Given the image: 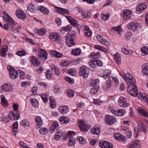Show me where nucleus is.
<instances>
[{"label":"nucleus","instance_id":"obj_32","mask_svg":"<svg viewBox=\"0 0 148 148\" xmlns=\"http://www.w3.org/2000/svg\"><path fill=\"white\" fill-rule=\"evenodd\" d=\"M81 53V49L78 48L72 49L71 52V54L75 56L80 55Z\"/></svg>","mask_w":148,"mask_h":148},{"label":"nucleus","instance_id":"obj_5","mask_svg":"<svg viewBox=\"0 0 148 148\" xmlns=\"http://www.w3.org/2000/svg\"><path fill=\"white\" fill-rule=\"evenodd\" d=\"M105 122L108 125H112L116 123V119L115 117L110 115H107L105 117Z\"/></svg>","mask_w":148,"mask_h":148},{"label":"nucleus","instance_id":"obj_14","mask_svg":"<svg viewBox=\"0 0 148 148\" xmlns=\"http://www.w3.org/2000/svg\"><path fill=\"white\" fill-rule=\"evenodd\" d=\"M49 37L50 39L54 41H59L61 40V38L60 35L56 33H51Z\"/></svg>","mask_w":148,"mask_h":148},{"label":"nucleus","instance_id":"obj_41","mask_svg":"<svg viewBox=\"0 0 148 148\" xmlns=\"http://www.w3.org/2000/svg\"><path fill=\"white\" fill-rule=\"evenodd\" d=\"M58 126L59 124L56 121H54L52 125L50 128V130L51 133H53L56 128L58 127Z\"/></svg>","mask_w":148,"mask_h":148},{"label":"nucleus","instance_id":"obj_43","mask_svg":"<svg viewBox=\"0 0 148 148\" xmlns=\"http://www.w3.org/2000/svg\"><path fill=\"white\" fill-rule=\"evenodd\" d=\"M142 67L143 73L146 75H148V66L145 64L143 65Z\"/></svg>","mask_w":148,"mask_h":148},{"label":"nucleus","instance_id":"obj_19","mask_svg":"<svg viewBox=\"0 0 148 148\" xmlns=\"http://www.w3.org/2000/svg\"><path fill=\"white\" fill-rule=\"evenodd\" d=\"M98 41L100 43L105 45L108 46L109 45V42L104 39L100 35H98L97 36Z\"/></svg>","mask_w":148,"mask_h":148},{"label":"nucleus","instance_id":"obj_3","mask_svg":"<svg viewBox=\"0 0 148 148\" xmlns=\"http://www.w3.org/2000/svg\"><path fill=\"white\" fill-rule=\"evenodd\" d=\"M3 14V19L11 26H14L15 24L14 20L5 11H4Z\"/></svg>","mask_w":148,"mask_h":148},{"label":"nucleus","instance_id":"obj_58","mask_svg":"<svg viewBox=\"0 0 148 148\" xmlns=\"http://www.w3.org/2000/svg\"><path fill=\"white\" fill-rule=\"evenodd\" d=\"M70 64L69 61L68 60H63L60 63V65L63 66H68Z\"/></svg>","mask_w":148,"mask_h":148},{"label":"nucleus","instance_id":"obj_62","mask_svg":"<svg viewBox=\"0 0 148 148\" xmlns=\"http://www.w3.org/2000/svg\"><path fill=\"white\" fill-rule=\"evenodd\" d=\"M101 17L103 20L107 21L109 19V15L108 14H102Z\"/></svg>","mask_w":148,"mask_h":148},{"label":"nucleus","instance_id":"obj_37","mask_svg":"<svg viewBox=\"0 0 148 148\" xmlns=\"http://www.w3.org/2000/svg\"><path fill=\"white\" fill-rule=\"evenodd\" d=\"M21 126L24 127V128H27L29 125L30 123L29 121L26 120H23L21 121L20 123Z\"/></svg>","mask_w":148,"mask_h":148},{"label":"nucleus","instance_id":"obj_34","mask_svg":"<svg viewBox=\"0 0 148 148\" xmlns=\"http://www.w3.org/2000/svg\"><path fill=\"white\" fill-rule=\"evenodd\" d=\"M76 33L75 31L71 30L70 31L66 34V37L70 38H71L74 39L76 37Z\"/></svg>","mask_w":148,"mask_h":148},{"label":"nucleus","instance_id":"obj_42","mask_svg":"<svg viewBox=\"0 0 148 148\" xmlns=\"http://www.w3.org/2000/svg\"><path fill=\"white\" fill-rule=\"evenodd\" d=\"M11 30L14 33H16L19 32L21 29V27L19 26H12Z\"/></svg>","mask_w":148,"mask_h":148},{"label":"nucleus","instance_id":"obj_31","mask_svg":"<svg viewBox=\"0 0 148 148\" xmlns=\"http://www.w3.org/2000/svg\"><path fill=\"white\" fill-rule=\"evenodd\" d=\"M18 72L15 69L13 71H11L9 73L10 77L12 79H15L18 77Z\"/></svg>","mask_w":148,"mask_h":148},{"label":"nucleus","instance_id":"obj_30","mask_svg":"<svg viewBox=\"0 0 148 148\" xmlns=\"http://www.w3.org/2000/svg\"><path fill=\"white\" fill-rule=\"evenodd\" d=\"M59 121L61 124H66L70 121L69 119L67 117L61 116L60 117Z\"/></svg>","mask_w":148,"mask_h":148},{"label":"nucleus","instance_id":"obj_50","mask_svg":"<svg viewBox=\"0 0 148 148\" xmlns=\"http://www.w3.org/2000/svg\"><path fill=\"white\" fill-rule=\"evenodd\" d=\"M141 51L142 53L144 54H142V55L144 56L145 55H148V47H143L141 49Z\"/></svg>","mask_w":148,"mask_h":148},{"label":"nucleus","instance_id":"obj_60","mask_svg":"<svg viewBox=\"0 0 148 148\" xmlns=\"http://www.w3.org/2000/svg\"><path fill=\"white\" fill-rule=\"evenodd\" d=\"M16 54L19 56H24L26 54V52L23 50L18 51L16 52Z\"/></svg>","mask_w":148,"mask_h":148},{"label":"nucleus","instance_id":"obj_33","mask_svg":"<svg viewBox=\"0 0 148 148\" xmlns=\"http://www.w3.org/2000/svg\"><path fill=\"white\" fill-rule=\"evenodd\" d=\"M37 9V7L36 5L30 4L27 6V10L31 12H34Z\"/></svg>","mask_w":148,"mask_h":148},{"label":"nucleus","instance_id":"obj_40","mask_svg":"<svg viewBox=\"0 0 148 148\" xmlns=\"http://www.w3.org/2000/svg\"><path fill=\"white\" fill-rule=\"evenodd\" d=\"M81 15L82 18H86L90 17L91 15V14L90 12L89 11H82V12Z\"/></svg>","mask_w":148,"mask_h":148},{"label":"nucleus","instance_id":"obj_35","mask_svg":"<svg viewBox=\"0 0 148 148\" xmlns=\"http://www.w3.org/2000/svg\"><path fill=\"white\" fill-rule=\"evenodd\" d=\"M83 32L86 36L90 37L92 35V32L90 30L89 27L86 26L84 28Z\"/></svg>","mask_w":148,"mask_h":148},{"label":"nucleus","instance_id":"obj_24","mask_svg":"<svg viewBox=\"0 0 148 148\" xmlns=\"http://www.w3.org/2000/svg\"><path fill=\"white\" fill-rule=\"evenodd\" d=\"M138 97L140 101L145 102H148V96L145 93H140Z\"/></svg>","mask_w":148,"mask_h":148},{"label":"nucleus","instance_id":"obj_9","mask_svg":"<svg viewBox=\"0 0 148 148\" xmlns=\"http://www.w3.org/2000/svg\"><path fill=\"white\" fill-rule=\"evenodd\" d=\"M78 125L82 131L87 132L89 129L88 126L85 124L83 120H80L79 121Z\"/></svg>","mask_w":148,"mask_h":148},{"label":"nucleus","instance_id":"obj_4","mask_svg":"<svg viewBox=\"0 0 148 148\" xmlns=\"http://www.w3.org/2000/svg\"><path fill=\"white\" fill-rule=\"evenodd\" d=\"M79 74L84 78H86L88 76L90 73L89 69L85 66L81 67L79 69Z\"/></svg>","mask_w":148,"mask_h":148},{"label":"nucleus","instance_id":"obj_11","mask_svg":"<svg viewBox=\"0 0 148 148\" xmlns=\"http://www.w3.org/2000/svg\"><path fill=\"white\" fill-rule=\"evenodd\" d=\"M99 145L102 148H112L113 147L112 143L105 141H100Z\"/></svg>","mask_w":148,"mask_h":148},{"label":"nucleus","instance_id":"obj_57","mask_svg":"<svg viewBox=\"0 0 148 148\" xmlns=\"http://www.w3.org/2000/svg\"><path fill=\"white\" fill-rule=\"evenodd\" d=\"M88 64L92 68H96L97 67L96 60H90Z\"/></svg>","mask_w":148,"mask_h":148},{"label":"nucleus","instance_id":"obj_25","mask_svg":"<svg viewBox=\"0 0 148 148\" xmlns=\"http://www.w3.org/2000/svg\"><path fill=\"white\" fill-rule=\"evenodd\" d=\"M137 112L139 115L146 117L148 114V112L143 108L139 107Z\"/></svg>","mask_w":148,"mask_h":148},{"label":"nucleus","instance_id":"obj_18","mask_svg":"<svg viewBox=\"0 0 148 148\" xmlns=\"http://www.w3.org/2000/svg\"><path fill=\"white\" fill-rule=\"evenodd\" d=\"M35 120L36 124L35 127L36 129L39 128L42 125V120L41 117L39 116L36 117Z\"/></svg>","mask_w":148,"mask_h":148},{"label":"nucleus","instance_id":"obj_21","mask_svg":"<svg viewBox=\"0 0 148 148\" xmlns=\"http://www.w3.org/2000/svg\"><path fill=\"white\" fill-rule=\"evenodd\" d=\"M8 50V47L7 46L5 45L1 46L0 49L1 56L3 57H5L6 55Z\"/></svg>","mask_w":148,"mask_h":148},{"label":"nucleus","instance_id":"obj_46","mask_svg":"<svg viewBox=\"0 0 148 148\" xmlns=\"http://www.w3.org/2000/svg\"><path fill=\"white\" fill-rule=\"evenodd\" d=\"M133 35L132 33L131 32H128L126 33L124 36V38L125 40H129Z\"/></svg>","mask_w":148,"mask_h":148},{"label":"nucleus","instance_id":"obj_13","mask_svg":"<svg viewBox=\"0 0 148 148\" xmlns=\"http://www.w3.org/2000/svg\"><path fill=\"white\" fill-rule=\"evenodd\" d=\"M30 62L36 67L38 66L40 64V62L36 58L35 56H32L29 57Z\"/></svg>","mask_w":148,"mask_h":148},{"label":"nucleus","instance_id":"obj_20","mask_svg":"<svg viewBox=\"0 0 148 148\" xmlns=\"http://www.w3.org/2000/svg\"><path fill=\"white\" fill-rule=\"evenodd\" d=\"M114 136L115 139L119 142H124L126 140L125 137L120 133H116Z\"/></svg>","mask_w":148,"mask_h":148},{"label":"nucleus","instance_id":"obj_8","mask_svg":"<svg viewBox=\"0 0 148 148\" xmlns=\"http://www.w3.org/2000/svg\"><path fill=\"white\" fill-rule=\"evenodd\" d=\"M132 12L128 10H125L121 14V15L123 17V19L126 21L130 19L132 16Z\"/></svg>","mask_w":148,"mask_h":148},{"label":"nucleus","instance_id":"obj_10","mask_svg":"<svg viewBox=\"0 0 148 148\" xmlns=\"http://www.w3.org/2000/svg\"><path fill=\"white\" fill-rule=\"evenodd\" d=\"M140 27V24L137 22H131L128 24L127 27L129 29L133 31L136 30Z\"/></svg>","mask_w":148,"mask_h":148},{"label":"nucleus","instance_id":"obj_38","mask_svg":"<svg viewBox=\"0 0 148 148\" xmlns=\"http://www.w3.org/2000/svg\"><path fill=\"white\" fill-rule=\"evenodd\" d=\"M38 8L44 14H47L49 13V10L42 6H38Z\"/></svg>","mask_w":148,"mask_h":148},{"label":"nucleus","instance_id":"obj_29","mask_svg":"<svg viewBox=\"0 0 148 148\" xmlns=\"http://www.w3.org/2000/svg\"><path fill=\"white\" fill-rule=\"evenodd\" d=\"M122 129L123 131V132L125 134L127 138H130L132 137V132L128 128L126 127H123Z\"/></svg>","mask_w":148,"mask_h":148},{"label":"nucleus","instance_id":"obj_39","mask_svg":"<svg viewBox=\"0 0 148 148\" xmlns=\"http://www.w3.org/2000/svg\"><path fill=\"white\" fill-rule=\"evenodd\" d=\"M50 52L53 56L58 58H61L63 56V54L62 53L56 51L51 50Z\"/></svg>","mask_w":148,"mask_h":148},{"label":"nucleus","instance_id":"obj_53","mask_svg":"<svg viewBox=\"0 0 148 148\" xmlns=\"http://www.w3.org/2000/svg\"><path fill=\"white\" fill-rule=\"evenodd\" d=\"M39 132L41 134H45L47 133L48 130L46 128L42 127L39 130Z\"/></svg>","mask_w":148,"mask_h":148},{"label":"nucleus","instance_id":"obj_54","mask_svg":"<svg viewBox=\"0 0 148 148\" xmlns=\"http://www.w3.org/2000/svg\"><path fill=\"white\" fill-rule=\"evenodd\" d=\"M36 30L37 32V33L40 35H42L44 34L46 32V29L43 28L39 30L37 29Z\"/></svg>","mask_w":148,"mask_h":148},{"label":"nucleus","instance_id":"obj_12","mask_svg":"<svg viewBox=\"0 0 148 148\" xmlns=\"http://www.w3.org/2000/svg\"><path fill=\"white\" fill-rule=\"evenodd\" d=\"M111 112L112 114L117 116H123L125 113V112L124 110L121 109H119L116 111L114 109H112Z\"/></svg>","mask_w":148,"mask_h":148},{"label":"nucleus","instance_id":"obj_28","mask_svg":"<svg viewBox=\"0 0 148 148\" xmlns=\"http://www.w3.org/2000/svg\"><path fill=\"white\" fill-rule=\"evenodd\" d=\"M74 39L66 37V43L67 45L69 47H72L75 45V43L74 42Z\"/></svg>","mask_w":148,"mask_h":148},{"label":"nucleus","instance_id":"obj_17","mask_svg":"<svg viewBox=\"0 0 148 148\" xmlns=\"http://www.w3.org/2000/svg\"><path fill=\"white\" fill-rule=\"evenodd\" d=\"M141 146L140 143L137 141H134L131 143L127 146V148H138Z\"/></svg>","mask_w":148,"mask_h":148},{"label":"nucleus","instance_id":"obj_45","mask_svg":"<svg viewBox=\"0 0 148 148\" xmlns=\"http://www.w3.org/2000/svg\"><path fill=\"white\" fill-rule=\"evenodd\" d=\"M112 76L110 77L107 81L106 87L108 88H110L112 86Z\"/></svg>","mask_w":148,"mask_h":148},{"label":"nucleus","instance_id":"obj_51","mask_svg":"<svg viewBox=\"0 0 148 148\" xmlns=\"http://www.w3.org/2000/svg\"><path fill=\"white\" fill-rule=\"evenodd\" d=\"M62 135V134L61 132L58 131L55 134L54 138L56 140H58Z\"/></svg>","mask_w":148,"mask_h":148},{"label":"nucleus","instance_id":"obj_64","mask_svg":"<svg viewBox=\"0 0 148 148\" xmlns=\"http://www.w3.org/2000/svg\"><path fill=\"white\" fill-rule=\"evenodd\" d=\"M41 98L42 99L44 102H47L48 101V99L47 98V95L46 94L44 93L41 96Z\"/></svg>","mask_w":148,"mask_h":148},{"label":"nucleus","instance_id":"obj_52","mask_svg":"<svg viewBox=\"0 0 148 148\" xmlns=\"http://www.w3.org/2000/svg\"><path fill=\"white\" fill-rule=\"evenodd\" d=\"M67 72L72 76L75 75L76 73L75 70L73 69H68L67 71Z\"/></svg>","mask_w":148,"mask_h":148},{"label":"nucleus","instance_id":"obj_7","mask_svg":"<svg viewBox=\"0 0 148 148\" xmlns=\"http://www.w3.org/2000/svg\"><path fill=\"white\" fill-rule=\"evenodd\" d=\"M38 58L41 60H45L47 58V53L45 50L41 49L39 51L38 54Z\"/></svg>","mask_w":148,"mask_h":148},{"label":"nucleus","instance_id":"obj_1","mask_svg":"<svg viewBox=\"0 0 148 148\" xmlns=\"http://www.w3.org/2000/svg\"><path fill=\"white\" fill-rule=\"evenodd\" d=\"M120 74L125 79L127 84L128 86H135V83L136 81V80L130 73H127L125 75L124 73L122 72Z\"/></svg>","mask_w":148,"mask_h":148},{"label":"nucleus","instance_id":"obj_27","mask_svg":"<svg viewBox=\"0 0 148 148\" xmlns=\"http://www.w3.org/2000/svg\"><path fill=\"white\" fill-rule=\"evenodd\" d=\"M16 15L18 18L23 19L26 17V14L21 10H16Z\"/></svg>","mask_w":148,"mask_h":148},{"label":"nucleus","instance_id":"obj_59","mask_svg":"<svg viewBox=\"0 0 148 148\" xmlns=\"http://www.w3.org/2000/svg\"><path fill=\"white\" fill-rule=\"evenodd\" d=\"M118 103L120 107L124 108L127 107L129 105V104L127 102H118Z\"/></svg>","mask_w":148,"mask_h":148},{"label":"nucleus","instance_id":"obj_26","mask_svg":"<svg viewBox=\"0 0 148 148\" xmlns=\"http://www.w3.org/2000/svg\"><path fill=\"white\" fill-rule=\"evenodd\" d=\"M147 7V5L145 4H139L137 6L136 10L137 12H140L145 10Z\"/></svg>","mask_w":148,"mask_h":148},{"label":"nucleus","instance_id":"obj_16","mask_svg":"<svg viewBox=\"0 0 148 148\" xmlns=\"http://www.w3.org/2000/svg\"><path fill=\"white\" fill-rule=\"evenodd\" d=\"M111 73V70L109 69H106L103 71L101 74V76L106 79L108 78H109Z\"/></svg>","mask_w":148,"mask_h":148},{"label":"nucleus","instance_id":"obj_44","mask_svg":"<svg viewBox=\"0 0 148 148\" xmlns=\"http://www.w3.org/2000/svg\"><path fill=\"white\" fill-rule=\"evenodd\" d=\"M3 90L5 91H9L12 89V87L10 86H9L8 84H4L2 86Z\"/></svg>","mask_w":148,"mask_h":148},{"label":"nucleus","instance_id":"obj_49","mask_svg":"<svg viewBox=\"0 0 148 148\" xmlns=\"http://www.w3.org/2000/svg\"><path fill=\"white\" fill-rule=\"evenodd\" d=\"M99 82V80L98 79H95L92 80L90 81V83L91 86L94 87L95 86L97 83H98Z\"/></svg>","mask_w":148,"mask_h":148},{"label":"nucleus","instance_id":"obj_23","mask_svg":"<svg viewBox=\"0 0 148 148\" xmlns=\"http://www.w3.org/2000/svg\"><path fill=\"white\" fill-rule=\"evenodd\" d=\"M138 130L142 132L143 133L145 134V131L146 129V127L142 122L140 121L138 122Z\"/></svg>","mask_w":148,"mask_h":148},{"label":"nucleus","instance_id":"obj_63","mask_svg":"<svg viewBox=\"0 0 148 148\" xmlns=\"http://www.w3.org/2000/svg\"><path fill=\"white\" fill-rule=\"evenodd\" d=\"M65 79L66 81L69 82L71 84H73L74 83V80L72 78H70L69 77H65Z\"/></svg>","mask_w":148,"mask_h":148},{"label":"nucleus","instance_id":"obj_48","mask_svg":"<svg viewBox=\"0 0 148 148\" xmlns=\"http://www.w3.org/2000/svg\"><path fill=\"white\" fill-rule=\"evenodd\" d=\"M114 58L115 62L118 64H119L121 63V58L118 53H116L114 55Z\"/></svg>","mask_w":148,"mask_h":148},{"label":"nucleus","instance_id":"obj_6","mask_svg":"<svg viewBox=\"0 0 148 148\" xmlns=\"http://www.w3.org/2000/svg\"><path fill=\"white\" fill-rule=\"evenodd\" d=\"M127 91L133 96L136 97L138 95L137 88L136 86H128Z\"/></svg>","mask_w":148,"mask_h":148},{"label":"nucleus","instance_id":"obj_61","mask_svg":"<svg viewBox=\"0 0 148 148\" xmlns=\"http://www.w3.org/2000/svg\"><path fill=\"white\" fill-rule=\"evenodd\" d=\"M67 96L70 97H73L74 95V93L72 90H68L66 93Z\"/></svg>","mask_w":148,"mask_h":148},{"label":"nucleus","instance_id":"obj_2","mask_svg":"<svg viewBox=\"0 0 148 148\" xmlns=\"http://www.w3.org/2000/svg\"><path fill=\"white\" fill-rule=\"evenodd\" d=\"M18 107V105L17 103L14 104V110L11 111L9 114V117L10 119L16 121L20 118V114L18 113H17V110Z\"/></svg>","mask_w":148,"mask_h":148},{"label":"nucleus","instance_id":"obj_55","mask_svg":"<svg viewBox=\"0 0 148 148\" xmlns=\"http://www.w3.org/2000/svg\"><path fill=\"white\" fill-rule=\"evenodd\" d=\"M75 142V138H71L69 140V145L70 146H73Z\"/></svg>","mask_w":148,"mask_h":148},{"label":"nucleus","instance_id":"obj_15","mask_svg":"<svg viewBox=\"0 0 148 148\" xmlns=\"http://www.w3.org/2000/svg\"><path fill=\"white\" fill-rule=\"evenodd\" d=\"M57 8V12L60 14L62 15L68 14L70 13V11L66 9L63 8H61L55 6Z\"/></svg>","mask_w":148,"mask_h":148},{"label":"nucleus","instance_id":"obj_36","mask_svg":"<svg viewBox=\"0 0 148 148\" xmlns=\"http://www.w3.org/2000/svg\"><path fill=\"white\" fill-rule=\"evenodd\" d=\"M100 131V129L99 127H93L91 130V133L95 135L99 134Z\"/></svg>","mask_w":148,"mask_h":148},{"label":"nucleus","instance_id":"obj_47","mask_svg":"<svg viewBox=\"0 0 148 148\" xmlns=\"http://www.w3.org/2000/svg\"><path fill=\"white\" fill-rule=\"evenodd\" d=\"M112 29L114 30L115 31L117 32L120 34H122V29L120 26L113 27L112 29H110L111 30H112Z\"/></svg>","mask_w":148,"mask_h":148},{"label":"nucleus","instance_id":"obj_56","mask_svg":"<svg viewBox=\"0 0 148 148\" xmlns=\"http://www.w3.org/2000/svg\"><path fill=\"white\" fill-rule=\"evenodd\" d=\"M77 140L80 142L81 143L83 144H84L86 143V140L82 136L77 137Z\"/></svg>","mask_w":148,"mask_h":148},{"label":"nucleus","instance_id":"obj_22","mask_svg":"<svg viewBox=\"0 0 148 148\" xmlns=\"http://www.w3.org/2000/svg\"><path fill=\"white\" fill-rule=\"evenodd\" d=\"M58 109L59 112L63 114L67 113L69 111V108L66 106H60L59 107Z\"/></svg>","mask_w":148,"mask_h":148}]
</instances>
